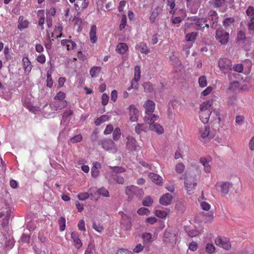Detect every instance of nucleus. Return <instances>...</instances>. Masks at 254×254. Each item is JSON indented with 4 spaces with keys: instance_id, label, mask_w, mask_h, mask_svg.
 Returning a JSON list of instances; mask_svg holds the SVG:
<instances>
[{
    "instance_id": "nucleus-1",
    "label": "nucleus",
    "mask_w": 254,
    "mask_h": 254,
    "mask_svg": "<svg viewBox=\"0 0 254 254\" xmlns=\"http://www.w3.org/2000/svg\"><path fill=\"white\" fill-rule=\"evenodd\" d=\"M199 118L204 124L207 123L212 109L211 102L210 101L203 102L200 105Z\"/></svg>"
},
{
    "instance_id": "nucleus-2",
    "label": "nucleus",
    "mask_w": 254,
    "mask_h": 254,
    "mask_svg": "<svg viewBox=\"0 0 254 254\" xmlns=\"http://www.w3.org/2000/svg\"><path fill=\"white\" fill-rule=\"evenodd\" d=\"M119 214L121 216L120 225L122 229L125 231H130L132 228L131 216L123 211H119Z\"/></svg>"
},
{
    "instance_id": "nucleus-3",
    "label": "nucleus",
    "mask_w": 254,
    "mask_h": 254,
    "mask_svg": "<svg viewBox=\"0 0 254 254\" xmlns=\"http://www.w3.org/2000/svg\"><path fill=\"white\" fill-rule=\"evenodd\" d=\"M196 185L197 181L194 177H189L188 176L186 177L185 187L189 194H191L194 192Z\"/></svg>"
},
{
    "instance_id": "nucleus-4",
    "label": "nucleus",
    "mask_w": 254,
    "mask_h": 254,
    "mask_svg": "<svg viewBox=\"0 0 254 254\" xmlns=\"http://www.w3.org/2000/svg\"><path fill=\"white\" fill-rule=\"evenodd\" d=\"M103 148L110 153H115L117 152L118 147L115 142L111 139H104L100 141Z\"/></svg>"
},
{
    "instance_id": "nucleus-5",
    "label": "nucleus",
    "mask_w": 254,
    "mask_h": 254,
    "mask_svg": "<svg viewBox=\"0 0 254 254\" xmlns=\"http://www.w3.org/2000/svg\"><path fill=\"white\" fill-rule=\"evenodd\" d=\"M216 39L221 44H226L229 40V34L222 28L217 29L216 31Z\"/></svg>"
},
{
    "instance_id": "nucleus-6",
    "label": "nucleus",
    "mask_w": 254,
    "mask_h": 254,
    "mask_svg": "<svg viewBox=\"0 0 254 254\" xmlns=\"http://www.w3.org/2000/svg\"><path fill=\"white\" fill-rule=\"evenodd\" d=\"M220 69L224 73H228L232 70V64L230 60L227 59H221L218 63Z\"/></svg>"
},
{
    "instance_id": "nucleus-7",
    "label": "nucleus",
    "mask_w": 254,
    "mask_h": 254,
    "mask_svg": "<svg viewBox=\"0 0 254 254\" xmlns=\"http://www.w3.org/2000/svg\"><path fill=\"white\" fill-rule=\"evenodd\" d=\"M246 12L249 20L248 28L249 30H254V7L252 6H249Z\"/></svg>"
},
{
    "instance_id": "nucleus-8",
    "label": "nucleus",
    "mask_w": 254,
    "mask_h": 254,
    "mask_svg": "<svg viewBox=\"0 0 254 254\" xmlns=\"http://www.w3.org/2000/svg\"><path fill=\"white\" fill-rule=\"evenodd\" d=\"M215 243L217 246L226 250H229L231 247L229 240L226 238L217 237L215 240Z\"/></svg>"
},
{
    "instance_id": "nucleus-9",
    "label": "nucleus",
    "mask_w": 254,
    "mask_h": 254,
    "mask_svg": "<svg viewBox=\"0 0 254 254\" xmlns=\"http://www.w3.org/2000/svg\"><path fill=\"white\" fill-rule=\"evenodd\" d=\"M209 3L213 7L219 9L222 12L226 11L227 8L225 0H210Z\"/></svg>"
},
{
    "instance_id": "nucleus-10",
    "label": "nucleus",
    "mask_w": 254,
    "mask_h": 254,
    "mask_svg": "<svg viewBox=\"0 0 254 254\" xmlns=\"http://www.w3.org/2000/svg\"><path fill=\"white\" fill-rule=\"evenodd\" d=\"M192 24L194 25L195 28L196 30H199L203 29L205 27H209L208 24L205 23L206 20L204 18H199L196 16L192 17Z\"/></svg>"
},
{
    "instance_id": "nucleus-11",
    "label": "nucleus",
    "mask_w": 254,
    "mask_h": 254,
    "mask_svg": "<svg viewBox=\"0 0 254 254\" xmlns=\"http://www.w3.org/2000/svg\"><path fill=\"white\" fill-rule=\"evenodd\" d=\"M129 120L131 122H136L138 121L139 111L134 105H131L128 107Z\"/></svg>"
},
{
    "instance_id": "nucleus-12",
    "label": "nucleus",
    "mask_w": 254,
    "mask_h": 254,
    "mask_svg": "<svg viewBox=\"0 0 254 254\" xmlns=\"http://www.w3.org/2000/svg\"><path fill=\"white\" fill-rule=\"evenodd\" d=\"M212 161L210 156L202 157L199 159V162L203 166L204 171L206 173H209L211 171V167L209 163Z\"/></svg>"
},
{
    "instance_id": "nucleus-13",
    "label": "nucleus",
    "mask_w": 254,
    "mask_h": 254,
    "mask_svg": "<svg viewBox=\"0 0 254 254\" xmlns=\"http://www.w3.org/2000/svg\"><path fill=\"white\" fill-rule=\"evenodd\" d=\"M216 187L219 188V190L223 195L227 194L229 191V189L232 187V184L227 182H218L216 185Z\"/></svg>"
},
{
    "instance_id": "nucleus-14",
    "label": "nucleus",
    "mask_w": 254,
    "mask_h": 254,
    "mask_svg": "<svg viewBox=\"0 0 254 254\" xmlns=\"http://www.w3.org/2000/svg\"><path fill=\"white\" fill-rule=\"evenodd\" d=\"M140 78V69L139 66H135L134 67V78L131 82V85L134 89L138 88L137 82Z\"/></svg>"
},
{
    "instance_id": "nucleus-15",
    "label": "nucleus",
    "mask_w": 254,
    "mask_h": 254,
    "mask_svg": "<svg viewBox=\"0 0 254 254\" xmlns=\"http://www.w3.org/2000/svg\"><path fill=\"white\" fill-rule=\"evenodd\" d=\"M208 18L212 22L210 25L213 28H216L218 20L217 13L214 10H210L208 14Z\"/></svg>"
},
{
    "instance_id": "nucleus-16",
    "label": "nucleus",
    "mask_w": 254,
    "mask_h": 254,
    "mask_svg": "<svg viewBox=\"0 0 254 254\" xmlns=\"http://www.w3.org/2000/svg\"><path fill=\"white\" fill-rule=\"evenodd\" d=\"M143 107L145 109V113H153L155 110V103L152 100H146L144 104Z\"/></svg>"
},
{
    "instance_id": "nucleus-17",
    "label": "nucleus",
    "mask_w": 254,
    "mask_h": 254,
    "mask_svg": "<svg viewBox=\"0 0 254 254\" xmlns=\"http://www.w3.org/2000/svg\"><path fill=\"white\" fill-rule=\"evenodd\" d=\"M172 199V195L169 193H167L160 198L159 202L162 205L167 206L171 203Z\"/></svg>"
},
{
    "instance_id": "nucleus-18",
    "label": "nucleus",
    "mask_w": 254,
    "mask_h": 254,
    "mask_svg": "<svg viewBox=\"0 0 254 254\" xmlns=\"http://www.w3.org/2000/svg\"><path fill=\"white\" fill-rule=\"evenodd\" d=\"M159 118V116L157 115L153 114V113H145L144 117V121L147 124H149L150 123H155Z\"/></svg>"
},
{
    "instance_id": "nucleus-19",
    "label": "nucleus",
    "mask_w": 254,
    "mask_h": 254,
    "mask_svg": "<svg viewBox=\"0 0 254 254\" xmlns=\"http://www.w3.org/2000/svg\"><path fill=\"white\" fill-rule=\"evenodd\" d=\"M164 241L170 243H176V236L175 234H172L170 231L166 230L164 233Z\"/></svg>"
},
{
    "instance_id": "nucleus-20",
    "label": "nucleus",
    "mask_w": 254,
    "mask_h": 254,
    "mask_svg": "<svg viewBox=\"0 0 254 254\" xmlns=\"http://www.w3.org/2000/svg\"><path fill=\"white\" fill-rule=\"evenodd\" d=\"M127 147L130 150H135L137 149V143L136 140L132 137L128 136L127 138Z\"/></svg>"
},
{
    "instance_id": "nucleus-21",
    "label": "nucleus",
    "mask_w": 254,
    "mask_h": 254,
    "mask_svg": "<svg viewBox=\"0 0 254 254\" xmlns=\"http://www.w3.org/2000/svg\"><path fill=\"white\" fill-rule=\"evenodd\" d=\"M23 68L26 74H28L31 70L32 65L31 62L27 57H24L22 59Z\"/></svg>"
},
{
    "instance_id": "nucleus-22",
    "label": "nucleus",
    "mask_w": 254,
    "mask_h": 254,
    "mask_svg": "<svg viewBox=\"0 0 254 254\" xmlns=\"http://www.w3.org/2000/svg\"><path fill=\"white\" fill-rule=\"evenodd\" d=\"M148 177L154 183L157 185H161L163 183L162 178L158 174L150 173Z\"/></svg>"
},
{
    "instance_id": "nucleus-23",
    "label": "nucleus",
    "mask_w": 254,
    "mask_h": 254,
    "mask_svg": "<svg viewBox=\"0 0 254 254\" xmlns=\"http://www.w3.org/2000/svg\"><path fill=\"white\" fill-rule=\"evenodd\" d=\"M149 129L154 131L159 134H161L164 132L163 127L157 123H150L149 126Z\"/></svg>"
},
{
    "instance_id": "nucleus-24",
    "label": "nucleus",
    "mask_w": 254,
    "mask_h": 254,
    "mask_svg": "<svg viewBox=\"0 0 254 254\" xmlns=\"http://www.w3.org/2000/svg\"><path fill=\"white\" fill-rule=\"evenodd\" d=\"M162 11V8L160 6L156 7L152 12L149 19L151 23H154L156 18L161 13Z\"/></svg>"
},
{
    "instance_id": "nucleus-25",
    "label": "nucleus",
    "mask_w": 254,
    "mask_h": 254,
    "mask_svg": "<svg viewBox=\"0 0 254 254\" xmlns=\"http://www.w3.org/2000/svg\"><path fill=\"white\" fill-rule=\"evenodd\" d=\"M148 129L147 124H137L135 127V131L140 134L142 132H146Z\"/></svg>"
},
{
    "instance_id": "nucleus-26",
    "label": "nucleus",
    "mask_w": 254,
    "mask_h": 254,
    "mask_svg": "<svg viewBox=\"0 0 254 254\" xmlns=\"http://www.w3.org/2000/svg\"><path fill=\"white\" fill-rule=\"evenodd\" d=\"M61 44L64 46H66L67 50H73L76 46L75 42L70 40L64 39L61 41Z\"/></svg>"
},
{
    "instance_id": "nucleus-27",
    "label": "nucleus",
    "mask_w": 254,
    "mask_h": 254,
    "mask_svg": "<svg viewBox=\"0 0 254 254\" xmlns=\"http://www.w3.org/2000/svg\"><path fill=\"white\" fill-rule=\"evenodd\" d=\"M66 101L56 100L51 105V107L53 108L54 110H58L64 108L66 106Z\"/></svg>"
},
{
    "instance_id": "nucleus-28",
    "label": "nucleus",
    "mask_w": 254,
    "mask_h": 254,
    "mask_svg": "<svg viewBox=\"0 0 254 254\" xmlns=\"http://www.w3.org/2000/svg\"><path fill=\"white\" fill-rule=\"evenodd\" d=\"M89 197H91V199L93 200L97 201L98 200V198H94L92 192L90 194L88 192H82L79 193L77 195L78 199L81 200H85Z\"/></svg>"
},
{
    "instance_id": "nucleus-29",
    "label": "nucleus",
    "mask_w": 254,
    "mask_h": 254,
    "mask_svg": "<svg viewBox=\"0 0 254 254\" xmlns=\"http://www.w3.org/2000/svg\"><path fill=\"white\" fill-rule=\"evenodd\" d=\"M96 30H97L96 26L95 25H92L90 28L89 35H90V39L91 42L92 43H96L97 40V37L96 36Z\"/></svg>"
},
{
    "instance_id": "nucleus-30",
    "label": "nucleus",
    "mask_w": 254,
    "mask_h": 254,
    "mask_svg": "<svg viewBox=\"0 0 254 254\" xmlns=\"http://www.w3.org/2000/svg\"><path fill=\"white\" fill-rule=\"evenodd\" d=\"M29 22L27 20L24 19L23 16H20L18 19V28L20 30H22L28 27Z\"/></svg>"
},
{
    "instance_id": "nucleus-31",
    "label": "nucleus",
    "mask_w": 254,
    "mask_h": 254,
    "mask_svg": "<svg viewBox=\"0 0 254 254\" xmlns=\"http://www.w3.org/2000/svg\"><path fill=\"white\" fill-rule=\"evenodd\" d=\"M136 186H130L126 187V194L128 196V199L131 200L132 199V197L134 195V191L135 190Z\"/></svg>"
},
{
    "instance_id": "nucleus-32",
    "label": "nucleus",
    "mask_w": 254,
    "mask_h": 254,
    "mask_svg": "<svg viewBox=\"0 0 254 254\" xmlns=\"http://www.w3.org/2000/svg\"><path fill=\"white\" fill-rule=\"evenodd\" d=\"M127 49V46L125 43H120L118 44L116 48L117 52L121 54L126 53Z\"/></svg>"
},
{
    "instance_id": "nucleus-33",
    "label": "nucleus",
    "mask_w": 254,
    "mask_h": 254,
    "mask_svg": "<svg viewBox=\"0 0 254 254\" xmlns=\"http://www.w3.org/2000/svg\"><path fill=\"white\" fill-rule=\"evenodd\" d=\"M71 236L74 242V246L77 249H79L80 247H81L82 243H81L80 240L78 238L77 235L75 233H72Z\"/></svg>"
},
{
    "instance_id": "nucleus-34",
    "label": "nucleus",
    "mask_w": 254,
    "mask_h": 254,
    "mask_svg": "<svg viewBox=\"0 0 254 254\" xmlns=\"http://www.w3.org/2000/svg\"><path fill=\"white\" fill-rule=\"evenodd\" d=\"M141 237L143 239L144 243L146 244L151 243L154 240L152 235L150 233H143L142 234Z\"/></svg>"
},
{
    "instance_id": "nucleus-35",
    "label": "nucleus",
    "mask_w": 254,
    "mask_h": 254,
    "mask_svg": "<svg viewBox=\"0 0 254 254\" xmlns=\"http://www.w3.org/2000/svg\"><path fill=\"white\" fill-rule=\"evenodd\" d=\"M110 117L106 115H104L97 118L95 121V124L96 126H100L102 123H105L109 121Z\"/></svg>"
},
{
    "instance_id": "nucleus-36",
    "label": "nucleus",
    "mask_w": 254,
    "mask_h": 254,
    "mask_svg": "<svg viewBox=\"0 0 254 254\" xmlns=\"http://www.w3.org/2000/svg\"><path fill=\"white\" fill-rule=\"evenodd\" d=\"M38 16H40L38 24L41 27L42 30L44 29L43 25L45 22V17H44V10H39L38 11Z\"/></svg>"
},
{
    "instance_id": "nucleus-37",
    "label": "nucleus",
    "mask_w": 254,
    "mask_h": 254,
    "mask_svg": "<svg viewBox=\"0 0 254 254\" xmlns=\"http://www.w3.org/2000/svg\"><path fill=\"white\" fill-rule=\"evenodd\" d=\"M62 27L61 25L56 26L54 32L52 33V37L54 38L61 37L62 36Z\"/></svg>"
},
{
    "instance_id": "nucleus-38",
    "label": "nucleus",
    "mask_w": 254,
    "mask_h": 254,
    "mask_svg": "<svg viewBox=\"0 0 254 254\" xmlns=\"http://www.w3.org/2000/svg\"><path fill=\"white\" fill-rule=\"evenodd\" d=\"M100 71V67L93 66L90 70V74L92 77H96L98 76Z\"/></svg>"
},
{
    "instance_id": "nucleus-39",
    "label": "nucleus",
    "mask_w": 254,
    "mask_h": 254,
    "mask_svg": "<svg viewBox=\"0 0 254 254\" xmlns=\"http://www.w3.org/2000/svg\"><path fill=\"white\" fill-rule=\"evenodd\" d=\"M200 133L201 136L203 138H208V135L209 134V128L206 126H204L203 127H201L200 129Z\"/></svg>"
},
{
    "instance_id": "nucleus-40",
    "label": "nucleus",
    "mask_w": 254,
    "mask_h": 254,
    "mask_svg": "<svg viewBox=\"0 0 254 254\" xmlns=\"http://www.w3.org/2000/svg\"><path fill=\"white\" fill-rule=\"evenodd\" d=\"M137 48L140 51V52L143 54H147L149 52V50L146 44L144 43H140L137 45Z\"/></svg>"
},
{
    "instance_id": "nucleus-41",
    "label": "nucleus",
    "mask_w": 254,
    "mask_h": 254,
    "mask_svg": "<svg viewBox=\"0 0 254 254\" xmlns=\"http://www.w3.org/2000/svg\"><path fill=\"white\" fill-rule=\"evenodd\" d=\"M235 21L234 17H228L225 18L223 22V25L226 28L231 27Z\"/></svg>"
},
{
    "instance_id": "nucleus-42",
    "label": "nucleus",
    "mask_w": 254,
    "mask_h": 254,
    "mask_svg": "<svg viewBox=\"0 0 254 254\" xmlns=\"http://www.w3.org/2000/svg\"><path fill=\"white\" fill-rule=\"evenodd\" d=\"M97 192L99 195H102L104 197H108L110 196L108 190L104 187H102L97 190Z\"/></svg>"
},
{
    "instance_id": "nucleus-43",
    "label": "nucleus",
    "mask_w": 254,
    "mask_h": 254,
    "mask_svg": "<svg viewBox=\"0 0 254 254\" xmlns=\"http://www.w3.org/2000/svg\"><path fill=\"white\" fill-rule=\"evenodd\" d=\"M198 83L200 87L203 88L207 86V82L206 77L204 75H201L198 78Z\"/></svg>"
},
{
    "instance_id": "nucleus-44",
    "label": "nucleus",
    "mask_w": 254,
    "mask_h": 254,
    "mask_svg": "<svg viewBox=\"0 0 254 254\" xmlns=\"http://www.w3.org/2000/svg\"><path fill=\"white\" fill-rule=\"evenodd\" d=\"M239 88V83L235 81L231 82L229 86L228 89L232 92H234Z\"/></svg>"
},
{
    "instance_id": "nucleus-45",
    "label": "nucleus",
    "mask_w": 254,
    "mask_h": 254,
    "mask_svg": "<svg viewBox=\"0 0 254 254\" xmlns=\"http://www.w3.org/2000/svg\"><path fill=\"white\" fill-rule=\"evenodd\" d=\"M121 132L119 127H116L113 133V138L115 141L118 140L121 137Z\"/></svg>"
},
{
    "instance_id": "nucleus-46",
    "label": "nucleus",
    "mask_w": 254,
    "mask_h": 254,
    "mask_svg": "<svg viewBox=\"0 0 254 254\" xmlns=\"http://www.w3.org/2000/svg\"><path fill=\"white\" fill-rule=\"evenodd\" d=\"M196 35L197 33L193 32L187 34L186 36V41L187 42H193L195 39Z\"/></svg>"
},
{
    "instance_id": "nucleus-47",
    "label": "nucleus",
    "mask_w": 254,
    "mask_h": 254,
    "mask_svg": "<svg viewBox=\"0 0 254 254\" xmlns=\"http://www.w3.org/2000/svg\"><path fill=\"white\" fill-rule=\"evenodd\" d=\"M53 85L51 73L48 71L47 73L46 86L49 88H52Z\"/></svg>"
},
{
    "instance_id": "nucleus-48",
    "label": "nucleus",
    "mask_w": 254,
    "mask_h": 254,
    "mask_svg": "<svg viewBox=\"0 0 254 254\" xmlns=\"http://www.w3.org/2000/svg\"><path fill=\"white\" fill-rule=\"evenodd\" d=\"M185 166L182 163H179L175 166V170L178 174H182L184 172Z\"/></svg>"
},
{
    "instance_id": "nucleus-49",
    "label": "nucleus",
    "mask_w": 254,
    "mask_h": 254,
    "mask_svg": "<svg viewBox=\"0 0 254 254\" xmlns=\"http://www.w3.org/2000/svg\"><path fill=\"white\" fill-rule=\"evenodd\" d=\"M145 92H151L153 91V86L150 82H145L143 85Z\"/></svg>"
},
{
    "instance_id": "nucleus-50",
    "label": "nucleus",
    "mask_w": 254,
    "mask_h": 254,
    "mask_svg": "<svg viewBox=\"0 0 254 254\" xmlns=\"http://www.w3.org/2000/svg\"><path fill=\"white\" fill-rule=\"evenodd\" d=\"M153 203V199L149 196H147L142 201V204L144 206H149L151 205Z\"/></svg>"
},
{
    "instance_id": "nucleus-51",
    "label": "nucleus",
    "mask_w": 254,
    "mask_h": 254,
    "mask_svg": "<svg viewBox=\"0 0 254 254\" xmlns=\"http://www.w3.org/2000/svg\"><path fill=\"white\" fill-rule=\"evenodd\" d=\"M155 215L159 218H163L167 216L168 213L165 211L156 210L155 212Z\"/></svg>"
},
{
    "instance_id": "nucleus-52",
    "label": "nucleus",
    "mask_w": 254,
    "mask_h": 254,
    "mask_svg": "<svg viewBox=\"0 0 254 254\" xmlns=\"http://www.w3.org/2000/svg\"><path fill=\"white\" fill-rule=\"evenodd\" d=\"M59 223L60 230L63 231L65 227V219L63 217H60L59 220Z\"/></svg>"
},
{
    "instance_id": "nucleus-53",
    "label": "nucleus",
    "mask_w": 254,
    "mask_h": 254,
    "mask_svg": "<svg viewBox=\"0 0 254 254\" xmlns=\"http://www.w3.org/2000/svg\"><path fill=\"white\" fill-rule=\"evenodd\" d=\"M137 213L139 215H148L150 213L149 209L145 207H141L139 208L137 211Z\"/></svg>"
},
{
    "instance_id": "nucleus-54",
    "label": "nucleus",
    "mask_w": 254,
    "mask_h": 254,
    "mask_svg": "<svg viewBox=\"0 0 254 254\" xmlns=\"http://www.w3.org/2000/svg\"><path fill=\"white\" fill-rule=\"evenodd\" d=\"M215 251L214 246L212 244L208 243L206 246V251L208 254H213Z\"/></svg>"
},
{
    "instance_id": "nucleus-55",
    "label": "nucleus",
    "mask_w": 254,
    "mask_h": 254,
    "mask_svg": "<svg viewBox=\"0 0 254 254\" xmlns=\"http://www.w3.org/2000/svg\"><path fill=\"white\" fill-rule=\"evenodd\" d=\"M109 168L113 170V171L116 173H122L125 171V169L121 167L118 166H110Z\"/></svg>"
},
{
    "instance_id": "nucleus-56",
    "label": "nucleus",
    "mask_w": 254,
    "mask_h": 254,
    "mask_svg": "<svg viewBox=\"0 0 254 254\" xmlns=\"http://www.w3.org/2000/svg\"><path fill=\"white\" fill-rule=\"evenodd\" d=\"M170 61H171L172 64L174 66H178L181 64V63L179 59L174 55H173L170 57Z\"/></svg>"
},
{
    "instance_id": "nucleus-57",
    "label": "nucleus",
    "mask_w": 254,
    "mask_h": 254,
    "mask_svg": "<svg viewBox=\"0 0 254 254\" xmlns=\"http://www.w3.org/2000/svg\"><path fill=\"white\" fill-rule=\"evenodd\" d=\"M112 178L114 180H116L117 183L119 184H123L124 183V178L120 176L117 175H112Z\"/></svg>"
},
{
    "instance_id": "nucleus-58",
    "label": "nucleus",
    "mask_w": 254,
    "mask_h": 254,
    "mask_svg": "<svg viewBox=\"0 0 254 254\" xmlns=\"http://www.w3.org/2000/svg\"><path fill=\"white\" fill-rule=\"evenodd\" d=\"M82 139V135L80 134H79L71 137L70 140L71 143H75L80 142V141H81Z\"/></svg>"
},
{
    "instance_id": "nucleus-59",
    "label": "nucleus",
    "mask_w": 254,
    "mask_h": 254,
    "mask_svg": "<svg viewBox=\"0 0 254 254\" xmlns=\"http://www.w3.org/2000/svg\"><path fill=\"white\" fill-rule=\"evenodd\" d=\"M127 22V20L126 16L125 15H123L122 19H121V23L120 25V30H122L123 29H124L125 28V27L126 26Z\"/></svg>"
},
{
    "instance_id": "nucleus-60",
    "label": "nucleus",
    "mask_w": 254,
    "mask_h": 254,
    "mask_svg": "<svg viewBox=\"0 0 254 254\" xmlns=\"http://www.w3.org/2000/svg\"><path fill=\"white\" fill-rule=\"evenodd\" d=\"M65 95L63 92L60 91L57 94V95L55 97V99L56 100L64 101V99L65 98Z\"/></svg>"
},
{
    "instance_id": "nucleus-61",
    "label": "nucleus",
    "mask_w": 254,
    "mask_h": 254,
    "mask_svg": "<svg viewBox=\"0 0 254 254\" xmlns=\"http://www.w3.org/2000/svg\"><path fill=\"white\" fill-rule=\"evenodd\" d=\"M238 72H242L243 70V65L241 64H236L232 65V69Z\"/></svg>"
},
{
    "instance_id": "nucleus-62",
    "label": "nucleus",
    "mask_w": 254,
    "mask_h": 254,
    "mask_svg": "<svg viewBox=\"0 0 254 254\" xmlns=\"http://www.w3.org/2000/svg\"><path fill=\"white\" fill-rule=\"evenodd\" d=\"M72 113V111L70 109H67L65 110L63 116L62 121L63 122H65L67 118L70 116Z\"/></svg>"
},
{
    "instance_id": "nucleus-63",
    "label": "nucleus",
    "mask_w": 254,
    "mask_h": 254,
    "mask_svg": "<svg viewBox=\"0 0 254 254\" xmlns=\"http://www.w3.org/2000/svg\"><path fill=\"white\" fill-rule=\"evenodd\" d=\"M134 190H135L134 191V195L137 197H140L143 195L144 191L142 189H140L136 186V189Z\"/></svg>"
},
{
    "instance_id": "nucleus-64",
    "label": "nucleus",
    "mask_w": 254,
    "mask_h": 254,
    "mask_svg": "<svg viewBox=\"0 0 254 254\" xmlns=\"http://www.w3.org/2000/svg\"><path fill=\"white\" fill-rule=\"evenodd\" d=\"M114 127L113 125H108L105 128V129L104 131V134L105 135H108L111 133L112 131H113Z\"/></svg>"
}]
</instances>
